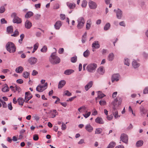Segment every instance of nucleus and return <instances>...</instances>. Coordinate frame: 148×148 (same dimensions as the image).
I'll list each match as a JSON object with an SVG mask.
<instances>
[{
    "instance_id": "5701e85b",
    "label": "nucleus",
    "mask_w": 148,
    "mask_h": 148,
    "mask_svg": "<svg viewBox=\"0 0 148 148\" xmlns=\"http://www.w3.org/2000/svg\"><path fill=\"white\" fill-rule=\"evenodd\" d=\"M140 112L142 115L143 114H145L147 112V110L143 106H141L140 108Z\"/></svg>"
},
{
    "instance_id": "c03bdc74",
    "label": "nucleus",
    "mask_w": 148,
    "mask_h": 148,
    "mask_svg": "<svg viewBox=\"0 0 148 148\" xmlns=\"http://www.w3.org/2000/svg\"><path fill=\"white\" fill-rule=\"evenodd\" d=\"M87 2L86 0H83L82 4V7H86L87 5Z\"/></svg>"
},
{
    "instance_id": "b1692460",
    "label": "nucleus",
    "mask_w": 148,
    "mask_h": 148,
    "mask_svg": "<svg viewBox=\"0 0 148 148\" xmlns=\"http://www.w3.org/2000/svg\"><path fill=\"white\" fill-rule=\"evenodd\" d=\"M1 90L3 92H6L9 91V88L6 84L4 85V86L2 88Z\"/></svg>"
},
{
    "instance_id": "393cba45",
    "label": "nucleus",
    "mask_w": 148,
    "mask_h": 148,
    "mask_svg": "<svg viewBox=\"0 0 148 148\" xmlns=\"http://www.w3.org/2000/svg\"><path fill=\"white\" fill-rule=\"evenodd\" d=\"M34 13L31 11H29L27 12L25 16V17L26 18H28L33 16Z\"/></svg>"
},
{
    "instance_id": "a18cd8bd",
    "label": "nucleus",
    "mask_w": 148,
    "mask_h": 148,
    "mask_svg": "<svg viewBox=\"0 0 148 148\" xmlns=\"http://www.w3.org/2000/svg\"><path fill=\"white\" fill-rule=\"evenodd\" d=\"M86 109V108L84 106H82L80 107L78 109V110L80 112H82V110L84 111Z\"/></svg>"
},
{
    "instance_id": "58836bf2",
    "label": "nucleus",
    "mask_w": 148,
    "mask_h": 148,
    "mask_svg": "<svg viewBox=\"0 0 148 148\" xmlns=\"http://www.w3.org/2000/svg\"><path fill=\"white\" fill-rule=\"evenodd\" d=\"M102 131V130L101 128H97L95 131V134H100Z\"/></svg>"
},
{
    "instance_id": "c85d7f7f",
    "label": "nucleus",
    "mask_w": 148,
    "mask_h": 148,
    "mask_svg": "<svg viewBox=\"0 0 148 148\" xmlns=\"http://www.w3.org/2000/svg\"><path fill=\"white\" fill-rule=\"evenodd\" d=\"M18 104L20 105L23 106L24 102V100L22 97H19L17 99Z\"/></svg>"
},
{
    "instance_id": "6ab92c4d",
    "label": "nucleus",
    "mask_w": 148,
    "mask_h": 148,
    "mask_svg": "<svg viewBox=\"0 0 148 148\" xmlns=\"http://www.w3.org/2000/svg\"><path fill=\"white\" fill-rule=\"evenodd\" d=\"M93 84V82L92 81H90L85 86V89L86 91H87L91 88Z\"/></svg>"
},
{
    "instance_id": "f03ea898",
    "label": "nucleus",
    "mask_w": 148,
    "mask_h": 148,
    "mask_svg": "<svg viewBox=\"0 0 148 148\" xmlns=\"http://www.w3.org/2000/svg\"><path fill=\"white\" fill-rule=\"evenodd\" d=\"M49 60L51 63L53 64L59 63L60 62V59L56 56L55 52L51 54Z\"/></svg>"
},
{
    "instance_id": "2f4dec72",
    "label": "nucleus",
    "mask_w": 148,
    "mask_h": 148,
    "mask_svg": "<svg viewBox=\"0 0 148 148\" xmlns=\"http://www.w3.org/2000/svg\"><path fill=\"white\" fill-rule=\"evenodd\" d=\"M114 58V55L113 53H110L108 57V60L109 61H112Z\"/></svg>"
},
{
    "instance_id": "680f3d73",
    "label": "nucleus",
    "mask_w": 148,
    "mask_h": 148,
    "mask_svg": "<svg viewBox=\"0 0 148 148\" xmlns=\"http://www.w3.org/2000/svg\"><path fill=\"white\" fill-rule=\"evenodd\" d=\"M60 17L61 19L64 20L65 18V16L64 14H60Z\"/></svg>"
},
{
    "instance_id": "412c9836",
    "label": "nucleus",
    "mask_w": 148,
    "mask_h": 148,
    "mask_svg": "<svg viewBox=\"0 0 148 148\" xmlns=\"http://www.w3.org/2000/svg\"><path fill=\"white\" fill-rule=\"evenodd\" d=\"M66 82L64 80H62L60 81L58 84V88H61L66 84Z\"/></svg>"
},
{
    "instance_id": "e2e57ef3",
    "label": "nucleus",
    "mask_w": 148,
    "mask_h": 148,
    "mask_svg": "<svg viewBox=\"0 0 148 148\" xmlns=\"http://www.w3.org/2000/svg\"><path fill=\"white\" fill-rule=\"evenodd\" d=\"M16 82L17 83L19 84H22L23 82V80L21 79H18L17 80Z\"/></svg>"
},
{
    "instance_id": "864d4df0",
    "label": "nucleus",
    "mask_w": 148,
    "mask_h": 148,
    "mask_svg": "<svg viewBox=\"0 0 148 148\" xmlns=\"http://www.w3.org/2000/svg\"><path fill=\"white\" fill-rule=\"evenodd\" d=\"M91 112H88L87 113L84 114L83 115L86 118L89 116Z\"/></svg>"
},
{
    "instance_id": "4be33fe9",
    "label": "nucleus",
    "mask_w": 148,
    "mask_h": 148,
    "mask_svg": "<svg viewBox=\"0 0 148 148\" xmlns=\"http://www.w3.org/2000/svg\"><path fill=\"white\" fill-rule=\"evenodd\" d=\"M74 71L71 69H69L66 70L64 72V74L66 75H69L73 73Z\"/></svg>"
},
{
    "instance_id": "49530a36",
    "label": "nucleus",
    "mask_w": 148,
    "mask_h": 148,
    "mask_svg": "<svg viewBox=\"0 0 148 148\" xmlns=\"http://www.w3.org/2000/svg\"><path fill=\"white\" fill-rule=\"evenodd\" d=\"M115 145H116L115 143L114 142L112 141V142H111L110 143L109 145H108V146H110V147H112V148H113L114 147V146Z\"/></svg>"
},
{
    "instance_id": "1a4fd4ad",
    "label": "nucleus",
    "mask_w": 148,
    "mask_h": 148,
    "mask_svg": "<svg viewBox=\"0 0 148 148\" xmlns=\"http://www.w3.org/2000/svg\"><path fill=\"white\" fill-rule=\"evenodd\" d=\"M114 11L116 12V16L118 19H121L122 16V12L120 9H118L117 10L114 9Z\"/></svg>"
},
{
    "instance_id": "ea45409f",
    "label": "nucleus",
    "mask_w": 148,
    "mask_h": 148,
    "mask_svg": "<svg viewBox=\"0 0 148 148\" xmlns=\"http://www.w3.org/2000/svg\"><path fill=\"white\" fill-rule=\"evenodd\" d=\"M19 35V32L17 29H16L14 32V34L11 35V36L16 37Z\"/></svg>"
},
{
    "instance_id": "72a5a7b5",
    "label": "nucleus",
    "mask_w": 148,
    "mask_h": 148,
    "mask_svg": "<svg viewBox=\"0 0 148 148\" xmlns=\"http://www.w3.org/2000/svg\"><path fill=\"white\" fill-rule=\"evenodd\" d=\"M98 92H100L101 93L98 95L97 97H96V100H97V98L101 99L106 96V95L104 94L103 93H101V92L100 91H99Z\"/></svg>"
},
{
    "instance_id": "6e6552de",
    "label": "nucleus",
    "mask_w": 148,
    "mask_h": 148,
    "mask_svg": "<svg viewBox=\"0 0 148 148\" xmlns=\"http://www.w3.org/2000/svg\"><path fill=\"white\" fill-rule=\"evenodd\" d=\"M122 99L120 97H117L112 101V103L113 106H118L120 105Z\"/></svg>"
},
{
    "instance_id": "09e8293b",
    "label": "nucleus",
    "mask_w": 148,
    "mask_h": 148,
    "mask_svg": "<svg viewBox=\"0 0 148 148\" xmlns=\"http://www.w3.org/2000/svg\"><path fill=\"white\" fill-rule=\"evenodd\" d=\"M47 48L46 46H44L43 48L41 49L40 51L43 52H45L47 51Z\"/></svg>"
},
{
    "instance_id": "c9c22d12",
    "label": "nucleus",
    "mask_w": 148,
    "mask_h": 148,
    "mask_svg": "<svg viewBox=\"0 0 148 148\" xmlns=\"http://www.w3.org/2000/svg\"><path fill=\"white\" fill-rule=\"evenodd\" d=\"M90 54V52L88 50H87L83 53V56L85 58H87Z\"/></svg>"
},
{
    "instance_id": "423d86ee",
    "label": "nucleus",
    "mask_w": 148,
    "mask_h": 148,
    "mask_svg": "<svg viewBox=\"0 0 148 148\" xmlns=\"http://www.w3.org/2000/svg\"><path fill=\"white\" fill-rule=\"evenodd\" d=\"M120 141H122L126 144L128 143V137L127 135L124 133L122 134L120 137Z\"/></svg>"
},
{
    "instance_id": "0e129e2a",
    "label": "nucleus",
    "mask_w": 148,
    "mask_h": 148,
    "mask_svg": "<svg viewBox=\"0 0 148 148\" xmlns=\"http://www.w3.org/2000/svg\"><path fill=\"white\" fill-rule=\"evenodd\" d=\"M35 7L36 9L39 8H40L41 4L40 3H38L35 5Z\"/></svg>"
},
{
    "instance_id": "9b49d317",
    "label": "nucleus",
    "mask_w": 148,
    "mask_h": 148,
    "mask_svg": "<svg viewBox=\"0 0 148 148\" xmlns=\"http://www.w3.org/2000/svg\"><path fill=\"white\" fill-rule=\"evenodd\" d=\"M62 25V23L60 21H57L54 25V27L56 30H59Z\"/></svg>"
},
{
    "instance_id": "a19ab883",
    "label": "nucleus",
    "mask_w": 148,
    "mask_h": 148,
    "mask_svg": "<svg viewBox=\"0 0 148 148\" xmlns=\"http://www.w3.org/2000/svg\"><path fill=\"white\" fill-rule=\"evenodd\" d=\"M124 63L125 64L129 66L130 65V62L129 60L127 58H125L124 59Z\"/></svg>"
},
{
    "instance_id": "f8f14e48",
    "label": "nucleus",
    "mask_w": 148,
    "mask_h": 148,
    "mask_svg": "<svg viewBox=\"0 0 148 148\" xmlns=\"http://www.w3.org/2000/svg\"><path fill=\"white\" fill-rule=\"evenodd\" d=\"M119 74L118 73L114 74L112 75L111 79L112 82H113L114 81H118L119 80Z\"/></svg>"
},
{
    "instance_id": "c756f323",
    "label": "nucleus",
    "mask_w": 148,
    "mask_h": 148,
    "mask_svg": "<svg viewBox=\"0 0 148 148\" xmlns=\"http://www.w3.org/2000/svg\"><path fill=\"white\" fill-rule=\"evenodd\" d=\"M97 71L98 73L101 75H103L104 73V70L103 67H100L98 68Z\"/></svg>"
},
{
    "instance_id": "4c0bfd02",
    "label": "nucleus",
    "mask_w": 148,
    "mask_h": 148,
    "mask_svg": "<svg viewBox=\"0 0 148 148\" xmlns=\"http://www.w3.org/2000/svg\"><path fill=\"white\" fill-rule=\"evenodd\" d=\"M29 73L27 71L24 72L23 73V76L25 78H27L29 75Z\"/></svg>"
},
{
    "instance_id": "de8ad7c7",
    "label": "nucleus",
    "mask_w": 148,
    "mask_h": 148,
    "mask_svg": "<svg viewBox=\"0 0 148 148\" xmlns=\"http://www.w3.org/2000/svg\"><path fill=\"white\" fill-rule=\"evenodd\" d=\"M60 5L58 3H56L53 7V9H58L60 8Z\"/></svg>"
},
{
    "instance_id": "774afa93",
    "label": "nucleus",
    "mask_w": 148,
    "mask_h": 148,
    "mask_svg": "<svg viewBox=\"0 0 148 148\" xmlns=\"http://www.w3.org/2000/svg\"><path fill=\"white\" fill-rule=\"evenodd\" d=\"M38 73V72L37 71L35 70H34L33 71L32 75L34 76L37 75Z\"/></svg>"
},
{
    "instance_id": "f704fd0d",
    "label": "nucleus",
    "mask_w": 148,
    "mask_h": 148,
    "mask_svg": "<svg viewBox=\"0 0 148 148\" xmlns=\"http://www.w3.org/2000/svg\"><path fill=\"white\" fill-rule=\"evenodd\" d=\"M110 27V25L109 23H107L104 27V29L107 31L109 29Z\"/></svg>"
},
{
    "instance_id": "052dcab7",
    "label": "nucleus",
    "mask_w": 148,
    "mask_h": 148,
    "mask_svg": "<svg viewBox=\"0 0 148 148\" xmlns=\"http://www.w3.org/2000/svg\"><path fill=\"white\" fill-rule=\"evenodd\" d=\"M40 17V15L36 14L34 16V18L36 20L39 19Z\"/></svg>"
},
{
    "instance_id": "39448f33",
    "label": "nucleus",
    "mask_w": 148,
    "mask_h": 148,
    "mask_svg": "<svg viewBox=\"0 0 148 148\" xmlns=\"http://www.w3.org/2000/svg\"><path fill=\"white\" fill-rule=\"evenodd\" d=\"M78 24L77 27L78 29L82 28L84 26L85 23L84 18L83 17H80L78 18L77 20Z\"/></svg>"
},
{
    "instance_id": "2eb2a0df",
    "label": "nucleus",
    "mask_w": 148,
    "mask_h": 148,
    "mask_svg": "<svg viewBox=\"0 0 148 148\" xmlns=\"http://www.w3.org/2000/svg\"><path fill=\"white\" fill-rule=\"evenodd\" d=\"M92 46L93 49H97L100 47V45L98 41H95L92 43Z\"/></svg>"
},
{
    "instance_id": "ddd939ff",
    "label": "nucleus",
    "mask_w": 148,
    "mask_h": 148,
    "mask_svg": "<svg viewBox=\"0 0 148 148\" xmlns=\"http://www.w3.org/2000/svg\"><path fill=\"white\" fill-rule=\"evenodd\" d=\"M29 62L31 65H34L37 62V59L34 57H32L30 58L29 60Z\"/></svg>"
},
{
    "instance_id": "f257e3e1",
    "label": "nucleus",
    "mask_w": 148,
    "mask_h": 148,
    "mask_svg": "<svg viewBox=\"0 0 148 148\" xmlns=\"http://www.w3.org/2000/svg\"><path fill=\"white\" fill-rule=\"evenodd\" d=\"M5 48L10 53H14L16 51V48L14 44L12 42H7L5 45Z\"/></svg>"
},
{
    "instance_id": "20e7f679",
    "label": "nucleus",
    "mask_w": 148,
    "mask_h": 148,
    "mask_svg": "<svg viewBox=\"0 0 148 148\" xmlns=\"http://www.w3.org/2000/svg\"><path fill=\"white\" fill-rule=\"evenodd\" d=\"M97 65L95 63H91L88 64L87 66L86 69L88 71L93 73L95 71Z\"/></svg>"
},
{
    "instance_id": "aec40b11",
    "label": "nucleus",
    "mask_w": 148,
    "mask_h": 148,
    "mask_svg": "<svg viewBox=\"0 0 148 148\" xmlns=\"http://www.w3.org/2000/svg\"><path fill=\"white\" fill-rule=\"evenodd\" d=\"M66 5L70 9H73L75 7V4L74 3H66Z\"/></svg>"
},
{
    "instance_id": "f3484780",
    "label": "nucleus",
    "mask_w": 148,
    "mask_h": 148,
    "mask_svg": "<svg viewBox=\"0 0 148 148\" xmlns=\"http://www.w3.org/2000/svg\"><path fill=\"white\" fill-rule=\"evenodd\" d=\"M85 128L86 130L89 132H92L93 130V127L89 124L86 125Z\"/></svg>"
},
{
    "instance_id": "13d9d810",
    "label": "nucleus",
    "mask_w": 148,
    "mask_h": 148,
    "mask_svg": "<svg viewBox=\"0 0 148 148\" xmlns=\"http://www.w3.org/2000/svg\"><path fill=\"white\" fill-rule=\"evenodd\" d=\"M66 124H64L63 123H62V127L61 129L62 130H64L66 129Z\"/></svg>"
},
{
    "instance_id": "dca6fc26",
    "label": "nucleus",
    "mask_w": 148,
    "mask_h": 148,
    "mask_svg": "<svg viewBox=\"0 0 148 148\" xmlns=\"http://www.w3.org/2000/svg\"><path fill=\"white\" fill-rule=\"evenodd\" d=\"M32 97V95L29 91L25 93V99H30Z\"/></svg>"
},
{
    "instance_id": "8fccbe9b",
    "label": "nucleus",
    "mask_w": 148,
    "mask_h": 148,
    "mask_svg": "<svg viewBox=\"0 0 148 148\" xmlns=\"http://www.w3.org/2000/svg\"><path fill=\"white\" fill-rule=\"evenodd\" d=\"M99 103L101 106H104L106 104V102L104 100H101L99 101Z\"/></svg>"
},
{
    "instance_id": "a878e982",
    "label": "nucleus",
    "mask_w": 148,
    "mask_h": 148,
    "mask_svg": "<svg viewBox=\"0 0 148 148\" xmlns=\"http://www.w3.org/2000/svg\"><path fill=\"white\" fill-rule=\"evenodd\" d=\"M23 67L20 66L17 68L15 70V71L17 73H21L23 71Z\"/></svg>"
},
{
    "instance_id": "9d476101",
    "label": "nucleus",
    "mask_w": 148,
    "mask_h": 148,
    "mask_svg": "<svg viewBox=\"0 0 148 148\" xmlns=\"http://www.w3.org/2000/svg\"><path fill=\"white\" fill-rule=\"evenodd\" d=\"M89 6L90 8L92 9H95L97 6L96 3L93 1L90 0L88 2Z\"/></svg>"
},
{
    "instance_id": "79ce46f5",
    "label": "nucleus",
    "mask_w": 148,
    "mask_h": 148,
    "mask_svg": "<svg viewBox=\"0 0 148 148\" xmlns=\"http://www.w3.org/2000/svg\"><path fill=\"white\" fill-rule=\"evenodd\" d=\"M72 95L71 93L68 90H66L64 92L63 96L66 95L68 96H71Z\"/></svg>"
},
{
    "instance_id": "bb28decb",
    "label": "nucleus",
    "mask_w": 148,
    "mask_h": 148,
    "mask_svg": "<svg viewBox=\"0 0 148 148\" xmlns=\"http://www.w3.org/2000/svg\"><path fill=\"white\" fill-rule=\"evenodd\" d=\"M132 64L133 67L135 69L138 68L140 66L139 64L135 60L133 61Z\"/></svg>"
},
{
    "instance_id": "0eeeda50",
    "label": "nucleus",
    "mask_w": 148,
    "mask_h": 148,
    "mask_svg": "<svg viewBox=\"0 0 148 148\" xmlns=\"http://www.w3.org/2000/svg\"><path fill=\"white\" fill-rule=\"evenodd\" d=\"M47 83L46 82L43 85H38L36 88V90L39 92H42L47 88Z\"/></svg>"
},
{
    "instance_id": "603ef678",
    "label": "nucleus",
    "mask_w": 148,
    "mask_h": 148,
    "mask_svg": "<svg viewBox=\"0 0 148 148\" xmlns=\"http://www.w3.org/2000/svg\"><path fill=\"white\" fill-rule=\"evenodd\" d=\"M143 93L144 94L148 93V86L146 87L143 90Z\"/></svg>"
},
{
    "instance_id": "37998d69",
    "label": "nucleus",
    "mask_w": 148,
    "mask_h": 148,
    "mask_svg": "<svg viewBox=\"0 0 148 148\" xmlns=\"http://www.w3.org/2000/svg\"><path fill=\"white\" fill-rule=\"evenodd\" d=\"M77 57L76 56L71 58V62L75 63L77 61Z\"/></svg>"
},
{
    "instance_id": "bf43d9fd",
    "label": "nucleus",
    "mask_w": 148,
    "mask_h": 148,
    "mask_svg": "<svg viewBox=\"0 0 148 148\" xmlns=\"http://www.w3.org/2000/svg\"><path fill=\"white\" fill-rule=\"evenodd\" d=\"M113 117V115L112 114L109 116H108L107 117V119L109 121L111 120L112 119Z\"/></svg>"
},
{
    "instance_id": "6e6d98bb",
    "label": "nucleus",
    "mask_w": 148,
    "mask_h": 148,
    "mask_svg": "<svg viewBox=\"0 0 148 148\" xmlns=\"http://www.w3.org/2000/svg\"><path fill=\"white\" fill-rule=\"evenodd\" d=\"M38 136L37 134H34L33 136V139L34 140L36 141L38 139Z\"/></svg>"
},
{
    "instance_id": "473e14b6",
    "label": "nucleus",
    "mask_w": 148,
    "mask_h": 148,
    "mask_svg": "<svg viewBox=\"0 0 148 148\" xmlns=\"http://www.w3.org/2000/svg\"><path fill=\"white\" fill-rule=\"evenodd\" d=\"M91 20H88L87 21V23H86V28L87 30H88L90 28L91 25Z\"/></svg>"
},
{
    "instance_id": "5fc2aeb1",
    "label": "nucleus",
    "mask_w": 148,
    "mask_h": 148,
    "mask_svg": "<svg viewBox=\"0 0 148 148\" xmlns=\"http://www.w3.org/2000/svg\"><path fill=\"white\" fill-rule=\"evenodd\" d=\"M1 22L2 24H6L7 23V21L5 20L4 18L1 19Z\"/></svg>"
},
{
    "instance_id": "cd10ccee",
    "label": "nucleus",
    "mask_w": 148,
    "mask_h": 148,
    "mask_svg": "<svg viewBox=\"0 0 148 148\" xmlns=\"http://www.w3.org/2000/svg\"><path fill=\"white\" fill-rule=\"evenodd\" d=\"M7 32L9 34H11L13 32V27L12 26L10 25L7 28Z\"/></svg>"
},
{
    "instance_id": "3c124183",
    "label": "nucleus",
    "mask_w": 148,
    "mask_h": 148,
    "mask_svg": "<svg viewBox=\"0 0 148 148\" xmlns=\"http://www.w3.org/2000/svg\"><path fill=\"white\" fill-rule=\"evenodd\" d=\"M5 10V7L3 6H1L0 8V13H3Z\"/></svg>"
},
{
    "instance_id": "69168bd1",
    "label": "nucleus",
    "mask_w": 148,
    "mask_h": 148,
    "mask_svg": "<svg viewBox=\"0 0 148 148\" xmlns=\"http://www.w3.org/2000/svg\"><path fill=\"white\" fill-rule=\"evenodd\" d=\"M33 117L34 118V119L36 120V121H38L40 119L39 117L36 115H34L33 116Z\"/></svg>"
},
{
    "instance_id": "e433bc0d",
    "label": "nucleus",
    "mask_w": 148,
    "mask_h": 148,
    "mask_svg": "<svg viewBox=\"0 0 148 148\" xmlns=\"http://www.w3.org/2000/svg\"><path fill=\"white\" fill-rule=\"evenodd\" d=\"M113 114L115 119H117L118 117H120V116L119 115L118 112L117 111H115L114 112H113Z\"/></svg>"
},
{
    "instance_id": "7c9ffc66",
    "label": "nucleus",
    "mask_w": 148,
    "mask_h": 148,
    "mask_svg": "<svg viewBox=\"0 0 148 148\" xmlns=\"http://www.w3.org/2000/svg\"><path fill=\"white\" fill-rule=\"evenodd\" d=\"M144 142L142 140H139L137 141L136 143V146L137 147H139L142 146Z\"/></svg>"
},
{
    "instance_id": "338daca9",
    "label": "nucleus",
    "mask_w": 148,
    "mask_h": 148,
    "mask_svg": "<svg viewBox=\"0 0 148 148\" xmlns=\"http://www.w3.org/2000/svg\"><path fill=\"white\" fill-rule=\"evenodd\" d=\"M16 90L15 91H18V92H19L21 91V88L20 87L18 86H16L15 87Z\"/></svg>"
},
{
    "instance_id": "4468645a",
    "label": "nucleus",
    "mask_w": 148,
    "mask_h": 148,
    "mask_svg": "<svg viewBox=\"0 0 148 148\" xmlns=\"http://www.w3.org/2000/svg\"><path fill=\"white\" fill-rule=\"evenodd\" d=\"M25 26L27 29H29L32 27V24L30 21L27 20L25 22Z\"/></svg>"
},
{
    "instance_id": "7ed1b4c3",
    "label": "nucleus",
    "mask_w": 148,
    "mask_h": 148,
    "mask_svg": "<svg viewBox=\"0 0 148 148\" xmlns=\"http://www.w3.org/2000/svg\"><path fill=\"white\" fill-rule=\"evenodd\" d=\"M11 17L13 18L12 22L14 23L20 24L21 23V19L17 16V14L16 13H12L11 15Z\"/></svg>"
},
{
    "instance_id": "a211bd4d",
    "label": "nucleus",
    "mask_w": 148,
    "mask_h": 148,
    "mask_svg": "<svg viewBox=\"0 0 148 148\" xmlns=\"http://www.w3.org/2000/svg\"><path fill=\"white\" fill-rule=\"evenodd\" d=\"M96 122L99 124H103L104 123V121L100 117H98L95 119Z\"/></svg>"
},
{
    "instance_id": "4d7b16f0",
    "label": "nucleus",
    "mask_w": 148,
    "mask_h": 148,
    "mask_svg": "<svg viewBox=\"0 0 148 148\" xmlns=\"http://www.w3.org/2000/svg\"><path fill=\"white\" fill-rule=\"evenodd\" d=\"M8 109L10 110H12V109L13 107L11 103H10L8 104Z\"/></svg>"
}]
</instances>
